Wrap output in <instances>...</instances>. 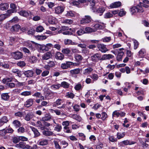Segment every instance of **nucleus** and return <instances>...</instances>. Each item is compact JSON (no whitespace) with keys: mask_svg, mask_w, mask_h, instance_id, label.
<instances>
[{"mask_svg":"<svg viewBox=\"0 0 149 149\" xmlns=\"http://www.w3.org/2000/svg\"><path fill=\"white\" fill-rule=\"evenodd\" d=\"M130 11L132 14H135L138 13L143 12L144 10L143 7L138 4L136 6L133 7L131 8Z\"/></svg>","mask_w":149,"mask_h":149,"instance_id":"obj_1","label":"nucleus"},{"mask_svg":"<svg viewBox=\"0 0 149 149\" xmlns=\"http://www.w3.org/2000/svg\"><path fill=\"white\" fill-rule=\"evenodd\" d=\"M92 19L91 17L89 15H85L82 18L80 21V23L83 25L86 24L91 22Z\"/></svg>","mask_w":149,"mask_h":149,"instance_id":"obj_2","label":"nucleus"},{"mask_svg":"<svg viewBox=\"0 0 149 149\" xmlns=\"http://www.w3.org/2000/svg\"><path fill=\"white\" fill-rule=\"evenodd\" d=\"M91 58L93 62H97L99 60H101V54L99 53H96L92 55Z\"/></svg>","mask_w":149,"mask_h":149,"instance_id":"obj_3","label":"nucleus"},{"mask_svg":"<svg viewBox=\"0 0 149 149\" xmlns=\"http://www.w3.org/2000/svg\"><path fill=\"white\" fill-rule=\"evenodd\" d=\"M15 147L19 149H30L31 146L28 145H26V143L23 142H20L18 144L15 145Z\"/></svg>","mask_w":149,"mask_h":149,"instance_id":"obj_4","label":"nucleus"},{"mask_svg":"<svg viewBox=\"0 0 149 149\" xmlns=\"http://www.w3.org/2000/svg\"><path fill=\"white\" fill-rule=\"evenodd\" d=\"M91 8L93 12H97L98 13H101L100 15H101L105 10V8L102 6L100 7L97 9L94 6L92 7Z\"/></svg>","mask_w":149,"mask_h":149,"instance_id":"obj_5","label":"nucleus"},{"mask_svg":"<svg viewBox=\"0 0 149 149\" xmlns=\"http://www.w3.org/2000/svg\"><path fill=\"white\" fill-rule=\"evenodd\" d=\"M35 42L33 41H28L26 42L24 45H25L27 46L32 51H34L35 49V45L34 44Z\"/></svg>","mask_w":149,"mask_h":149,"instance_id":"obj_6","label":"nucleus"},{"mask_svg":"<svg viewBox=\"0 0 149 149\" xmlns=\"http://www.w3.org/2000/svg\"><path fill=\"white\" fill-rule=\"evenodd\" d=\"M123 48H120L118 49L115 50L114 51H118V54L117 56V60L118 61H121L122 60L123 56L124 53L123 51H121L122 50H124Z\"/></svg>","mask_w":149,"mask_h":149,"instance_id":"obj_7","label":"nucleus"},{"mask_svg":"<svg viewBox=\"0 0 149 149\" xmlns=\"http://www.w3.org/2000/svg\"><path fill=\"white\" fill-rule=\"evenodd\" d=\"M12 54L14 58L16 60L21 59L23 57L22 53L19 51L13 52Z\"/></svg>","mask_w":149,"mask_h":149,"instance_id":"obj_8","label":"nucleus"},{"mask_svg":"<svg viewBox=\"0 0 149 149\" xmlns=\"http://www.w3.org/2000/svg\"><path fill=\"white\" fill-rule=\"evenodd\" d=\"M63 103V101L61 99H58L54 103L53 105V107H57L59 109H61L64 107V104H62L61 106H60Z\"/></svg>","mask_w":149,"mask_h":149,"instance_id":"obj_9","label":"nucleus"},{"mask_svg":"<svg viewBox=\"0 0 149 149\" xmlns=\"http://www.w3.org/2000/svg\"><path fill=\"white\" fill-rule=\"evenodd\" d=\"M141 1L139 4L140 6L144 7L145 8H148L149 7V1L148 0H141Z\"/></svg>","mask_w":149,"mask_h":149,"instance_id":"obj_10","label":"nucleus"},{"mask_svg":"<svg viewBox=\"0 0 149 149\" xmlns=\"http://www.w3.org/2000/svg\"><path fill=\"white\" fill-rule=\"evenodd\" d=\"M91 26L93 27H94V29H96V31L97 29H100L104 28L105 27V24L103 23H102L101 24H96L94 25L93 24Z\"/></svg>","mask_w":149,"mask_h":149,"instance_id":"obj_11","label":"nucleus"},{"mask_svg":"<svg viewBox=\"0 0 149 149\" xmlns=\"http://www.w3.org/2000/svg\"><path fill=\"white\" fill-rule=\"evenodd\" d=\"M33 103V100L32 98L29 99L25 102L24 105L26 107H29L31 106Z\"/></svg>","mask_w":149,"mask_h":149,"instance_id":"obj_12","label":"nucleus"},{"mask_svg":"<svg viewBox=\"0 0 149 149\" xmlns=\"http://www.w3.org/2000/svg\"><path fill=\"white\" fill-rule=\"evenodd\" d=\"M36 45L38 50L40 52L47 51V48H46L45 45L38 44Z\"/></svg>","mask_w":149,"mask_h":149,"instance_id":"obj_13","label":"nucleus"},{"mask_svg":"<svg viewBox=\"0 0 149 149\" xmlns=\"http://www.w3.org/2000/svg\"><path fill=\"white\" fill-rule=\"evenodd\" d=\"M146 53V50L145 49L142 48L138 52L137 54V56L139 58H143L145 56Z\"/></svg>","mask_w":149,"mask_h":149,"instance_id":"obj_14","label":"nucleus"},{"mask_svg":"<svg viewBox=\"0 0 149 149\" xmlns=\"http://www.w3.org/2000/svg\"><path fill=\"white\" fill-rule=\"evenodd\" d=\"M99 50L102 53H105L109 50L106 47V46L104 45L99 44L97 46Z\"/></svg>","mask_w":149,"mask_h":149,"instance_id":"obj_15","label":"nucleus"},{"mask_svg":"<svg viewBox=\"0 0 149 149\" xmlns=\"http://www.w3.org/2000/svg\"><path fill=\"white\" fill-rule=\"evenodd\" d=\"M52 54L51 52H49L44 54L42 56V59L43 60H47L51 57Z\"/></svg>","mask_w":149,"mask_h":149,"instance_id":"obj_16","label":"nucleus"},{"mask_svg":"<svg viewBox=\"0 0 149 149\" xmlns=\"http://www.w3.org/2000/svg\"><path fill=\"white\" fill-rule=\"evenodd\" d=\"M13 131V129L11 128L7 129L6 130L3 129L0 131V132L1 133L2 135H4L7 133H12Z\"/></svg>","mask_w":149,"mask_h":149,"instance_id":"obj_17","label":"nucleus"},{"mask_svg":"<svg viewBox=\"0 0 149 149\" xmlns=\"http://www.w3.org/2000/svg\"><path fill=\"white\" fill-rule=\"evenodd\" d=\"M48 21L49 24H54L57 22V19L54 17L49 16L48 18Z\"/></svg>","mask_w":149,"mask_h":149,"instance_id":"obj_18","label":"nucleus"},{"mask_svg":"<svg viewBox=\"0 0 149 149\" xmlns=\"http://www.w3.org/2000/svg\"><path fill=\"white\" fill-rule=\"evenodd\" d=\"M114 57V56L111 54H104L101 57V60H109Z\"/></svg>","mask_w":149,"mask_h":149,"instance_id":"obj_19","label":"nucleus"},{"mask_svg":"<svg viewBox=\"0 0 149 149\" xmlns=\"http://www.w3.org/2000/svg\"><path fill=\"white\" fill-rule=\"evenodd\" d=\"M48 143V140L45 139H41L39 140L37 142L38 145L40 146H45Z\"/></svg>","mask_w":149,"mask_h":149,"instance_id":"obj_20","label":"nucleus"},{"mask_svg":"<svg viewBox=\"0 0 149 149\" xmlns=\"http://www.w3.org/2000/svg\"><path fill=\"white\" fill-rule=\"evenodd\" d=\"M9 5L7 3H1L0 4V10H5L8 9Z\"/></svg>","mask_w":149,"mask_h":149,"instance_id":"obj_21","label":"nucleus"},{"mask_svg":"<svg viewBox=\"0 0 149 149\" xmlns=\"http://www.w3.org/2000/svg\"><path fill=\"white\" fill-rule=\"evenodd\" d=\"M121 5V3L120 1L112 3L110 5V7L111 8H118Z\"/></svg>","mask_w":149,"mask_h":149,"instance_id":"obj_22","label":"nucleus"},{"mask_svg":"<svg viewBox=\"0 0 149 149\" xmlns=\"http://www.w3.org/2000/svg\"><path fill=\"white\" fill-rule=\"evenodd\" d=\"M64 56L62 53L58 52L56 54L55 58L57 59L62 60L64 59Z\"/></svg>","mask_w":149,"mask_h":149,"instance_id":"obj_23","label":"nucleus"},{"mask_svg":"<svg viewBox=\"0 0 149 149\" xmlns=\"http://www.w3.org/2000/svg\"><path fill=\"white\" fill-rule=\"evenodd\" d=\"M68 29H69L70 31L71 30L73 32H75V30L74 29H72L71 28L69 29L68 27L63 26H62L61 29L58 31V33H61L63 31H67Z\"/></svg>","mask_w":149,"mask_h":149,"instance_id":"obj_24","label":"nucleus"},{"mask_svg":"<svg viewBox=\"0 0 149 149\" xmlns=\"http://www.w3.org/2000/svg\"><path fill=\"white\" fill-rule=\"evenodd\" d=\"M64 10V8L63 7L58 6L55 8V13L58 14L61 13L63 12Z\"/></svg>","mask_w":149,"mask_h":149,"instance_id":"obj_25","label":"nucleus"},{"mask_svg":"<svg viewBox=\"0 0 149 149\" xmlns=\"http://www.w3.org/2000/svg\"><path fill=\"white\" fill-rule=\"evenodd\" d=\"M30 128L34 134V137H37L40 136V133L37 129L32 126H30Z\"/></svg>","mask_w":149,"mask_h":149,"instance_id":"obj_26","label":"nucleus"},{"mask_svg":"<svg viewBox=\"0 0 149 149\" xmlns=\"http://www.w3.org/2000/svg\"><path fill=\"white\" fill-rule=\"evenodd\" d=\"M20 15L25 17H27L31 14L30 11H27L25 10H22L19 12Z\"/></svg>","mask_w":149,"mask_h":149,"instance_id":"obj_27","label":"nucleus"},{"mask_svg":"<svg viewBox=\"0 0 149 149\" xmlns=\"http://www.w3.org/2000/svg\"><path fill=\"white\" fill-rule=\"evenodd\" d=\"M8 121L7 117L4 116L0 119V125H3L4 123H6Z\"/></svg>","mask_w":149,"mask_h":149,"instance_id":"obj_28","label":"nucleus"},{"mask_svg":"<svg viewBox=\"0 0 149 149\" xmlns=\"http://www.w3.org/2000/svg\"><path fill=\"white\" fill-rule=\"evenodd\" d=\"M93 69L91 67H88L85 69L83 72V74L85 75L89 74L93 71Z\"/></svg>","mask_w":149,"mask_h":149,"instance_id":"obj_29","label":"nucleus"},{"mask_svg":"<svg viewBox=\"0 0 149 149\" xmlns=\"http://www.w3.org/2000/svg\"><path fill=\"white\" fill-rule=\"evenodd\" d=\"M33 113L31 112H29L26 115L24 119L26 120L29 121L33 117Z\"/></svg>","mask_w":149,"mask_h":149,"instance_id":"obj_30","label":"nucleus"},{"mask_svg":"<svg viewBox=\"0 0 149 149\" xmlns=\"http://www.w3.org/2000/svg\"><path fill=\"white\" fill-rule=\"evenodd\" d=\"M84 31L85 33H89L95 31H96V29L87 27H86L85 29V30Z\"/></svg>","mask_w":149,"mask_h":149,"instance_id":"obj_31","label":"nucleus"},{"mask_svg":"<svg viewBox=\"0 0 149 149\" xmlns=\"http://www.w3.org/2000/svg\"><path fill=\"white\" fill-rule=\"evenodd\" d=\"M25 75L27 77H31L33 76L34 73L33 71L31 70H28L24 72Z\"/></svg>","mask_w":149,"mask_h":149,"instance_id":"obj_32","label":"nucleus"},{"mask_svg":"<svg viewBox=\"0 0 149 149\" xmlns=\"http://www.w3.org/2000/svg\"><path fill=\"white\" fill-rule=\"evenodd\" d=\"M76 15L77 13L74 12L69 11L67 12V13L65 14V16L68 17H74L76 16Z\"/></svg>","mask_w":149,"mask_h":149,"instance_id":"obj_33","label":"nucleus"},{"mask_svg":"<svg viewBox=\"0 0 149 149\" xmlns=\"http://www.w3.org/2000/svg\"><path fill=\"white\" fill-rule=\"evenodd\" d=\"M20 28V25L16 24L13 26L10 30L12 31H17L19 30Z\"/></svg>","mask_w":149,"mask_h":149,"instance_id":"obj_34","label":"nucleus"},{"mask_svg":"<svg viewBox=\"0 0 149 149\" xmlns=\"http://www.w3.org/2000/svg\"><path fill=\"white\" fill-rule=\"evenodd\" d=\"M88 1L91 2L90 5L92 7L95 6V2H100L102 3H104V1H102L101 0H89Z\"/></svg>","mask_w":149,"mask_h":149,"instance_id":"obj_35","label":"nucleus"},{"mask_svg":"<svg viewBox=\"0 0 149 149\" xmlns=\"http://www.w3.org/2000/svg\"><path fill=\"white\" fill-rule=\"evenodd\" d=\"M9 97L8 93H2L1 95L2 99L6 101L8 100Z\"/></svg>","mask_w":149,"mask_h":149,"instance_id":"obj_36","label":"nucleus"},{"mask_svg":"<svg viewBox=\"0 0 149 149\" xmlns=\"http://www.w3.org/2000/svg\"><path fill=\"white\" fill-rule=\"evenodd\" d=\"M64 43L65 45H76V43L72 42L71 40L68 39L65 40L64 41Z\"/></svg>","mask_w":149,"mask_h":149,"instance_id":"obj_37","label":"nucleus"},{"mask_svg":"<svg viewBox=\"0 0 149 149\" xmlns=\"http://www.w3.org/2000/svg\"><path fill=\"white\" fill-rule=\"evenodd\" d=\"M90 77L92 79L93 82L97 81L99 78L98 75L97 74H93L90 76Z\"/></svg>","mask_w":149,"mask_h":149,"instance_id":"obj_38","label":"nucleus"},{"mask_svg":"<svg viewBox=\"0 0 149 149\" xmlns=\"http://www.w3.org/2000/svg\"><path fill=\"white\" fill-rule=\"evenodd\" d=\"M123 143L125 145H131L135 143L134 141H130L128 140L123 141Z\"/></svg>","mask_w":149,"mask_h":149,"instance_id":"obj_39","label":"nucleus"},{"mask_svg":"<svg viewBox=\"0 0 149 149\" xmlns=\"http://www.w3.org/2000/svg\"><path fill=\"white\" fill-rule=\"evenodd\" d=\"M125 135V132L122 133L118 132L117 134V138L118 139H121L124 137Z\"/></svg>","mask_w":149,"mask_h":149,"instance_id":"obj_40","label":"nucleus"},{"mask_svg":"<svg viewBox=\"0 0 149 149\" xmlns=\"http://www.w3.org/2000/svg\"><path fill=\"white\" fill-rule=\"evenodd\" d=\"M108 118V115L105 112H102L101 114V119L103 121H104L107 119Z\"/></svg>","mask_w":149,"mask_h":149,"instance_id":"obj_41","label":"nucleus"},{"mask_svg":"<svg viewBox=\"0 0 149 149\" xmlns=\"http://www.w3.org/2000/svg\"><path fill=\"white\" fill-rule=\"evenodd\" d=\"M80 69L79 68L75 69L70 70V72L72 74H76L79 73Z\"/></svg>","mask_w":149,"mask_h":149,"instance_id":"obj_42","label":"nucleus"},{"mask_svg":"<svg viewBox=\"0 0 149 149\" xmlns=\"http://www.w3.org/2000/svg\"><path fill=\"white\" fill-rule=\"evenodd\" d=\"M60 85L62 87L64 88H68L70 85V84L68 83L65 81L62 82Z\"/></svg>","mask_w":149,"mask_h":149,"instance_id":"obj_43","label":"nucleus"},{"mask_svg":"<svg viewBox=\"0 0 149 149\" xmlns=\"http://www.w3.org/2000/svg\"><path fill=\"white\" fill-rule=\"evenodd\" d=\"M13 124L16 128H17L20 126V123L18 120H14L13 122Z\"/></svg>","mask_w":149,"mask_h":149,"instance_id":"obj_44","label":"nucleus"},{"mask_svg":"<svg viewBox=\"0 0 149 149\" xmlns=\"http://www.w3.org/2000/svg\"><path fill=\"white\" fill-rule=\"evenodd\" d=\"M9 16V15L7 14L0 15V21H1L4 20L6 18Z\"/></svg>","mask_w":149,"mask_h":149,"instance_id":"obj_45","label":"nucleus"},{"mask_svg":"<svg viewBox=\"0 0 149 149\" xmlns=\"http://www.w3.org/2000/svg\"><path fill=\"white\" fill-rule=\"evenodd\" d=\"M32 94V92L31 91H26L21 93L20 95H21L25 96L30 95Z\"/></svg>","mask_w":149,"mask_h":149,"instance_id":"obj_46","label":"nucleus"},{"mask_svg":"<svg viewBox=\"0 0 149 149\" xmlns=\"http://www.w3.org/2000/svg\"><path fill=\"white\" fill-rule=\"evenodd\" d=\"M35 37L36 38L39 40H43L46 39L47 38L45 35L37 36Z\"/></svg>","mask_w":149,"mask_h":149,"instance_id":"obj_47","label":"nucleus"},{"mask_svg":"<svg viewBox=\"0 0 149 149\" xmlns=\"http://www.w3.org/2000/svg\"><path fill=\"white\" fill-rule=\"evenodd\" d=\"M61 52L64 54L68 55L70 52V50L68 48H64L62 49Z\"/></svg>","mask_w":149,"mask_h":149,"instance_id":"obj_48","label":"nucleus"},{"mask_svg":"<svg viewBox=\"0 0 149 149\" xmlns=\"http://www.w3.org/2000/svg\"><path fill=\"white\" fill-rule=\"evenodd\" d=\"M29 60L32 63H35L37 62V59L36 57L33 56H31L29 57Z\"/></svg>","mask_w":149,"mask_h":149,"instance_id":"obj_49","label":"nucleus"},{"mask_svg":"<svg viewBox=\"0 0 149 149\" xmlns=\"http://www.w3.org/2000/svg\"><path fill=\"white\" fill-rule=\"evenodd\" d=\"M42 133L44 135L47 136H51L53 134L52 132L49 130H44L42 132Z\"/></svg>","mask_w":149,"mask_h":149,"instance_id":"obj_50","label":"nucleus"},{"mask_svg":"<svg viewBox=\"0 0 149 149\" xmlns=\"http://www.w3.org/2000/svg\"><path fill=\"white\" fill-rule=\"evenodd\" d=\"M51 118L50 114H46L45 116L43 117L42 119L43 121H48Z\"/></svg>","mask_w":149,"mask_h":149,"instance_id":"obj_51","label":"nucleus"},{"mask_svg":"<svg viewBox=\"0 0 149 149\" xmlns=\"http://www.w3.org/2000/svg\"><path fill=\"white\" fill-rule=\"evenodd\" d=\"M38 127L40 129L42 130H44L46 129V127L44 125V124L42 125L41 122L40 121H38L37 122Z\"/></svg>","mask_w":149,"mask_h":149,"instance_id":"obj_52","label":"nucleus"},{"mask_svg":"<svg viewBox=\"0 0 149 149\" xmlns=\"http://www.w3.org/2000/svg\"><path fill=\"white\" fill-rule=\"evenodd\" d=\"M77 62L81 61L83 59L82 56L79 54H76L74 56Z\"/></svg>","mask_w":149,"mask_h":149,"instance_id":"obj_53","label":"nucleus"},{"mask_svg":"<svg viewBox=\"0 0 149 149\" xmlns=\"http://www.w3.org/2000/svg\"><path fill=\"white\" fill-rule=\"evenodd\" d=\"M44 30L43 27L41 25L38 26L36 29V31L38 32H41Z\"/></svg>","mask_w":149,"mask_h":149,"instance_id":"obj_54","label":"nucleus"},{"mask_svg":"<svg viewBox=\"0 0 149 149\" xmlns=\"http://www.w3.org/2000/svg\"><path fill=\"white\" fill-rule=\"evenodd\" d=\"M77 33L78 36H81L83 35V34L85 33L84 31V29L81 28L78 30L77 32Z\"/></svg>","mask_w":149,"mask_h":149,"instance_id":"obj_55","label":"nucleus"},{"mask_svg":"<svg viewBox=\"0 0 149 149\" xmlns=\"http://www.w3.org/2000/svg\"><path fill=\"white\" fill-rule=\"evenodd\" d=\"M73 22L72 20L70 19H66L63 20V23L64 24H71Z\"/></svg>","mask_w":149,"mask_h":149,"instance_id":"obj_56","label":"nucleus"},{"mask_svg":"<svg viewBox=\"0 0 149 149\" xmlns=\"http://www.w3.org/2000/svg\"><path fill=\"white\" fill-rule=\"evenodd\" d=\"M74 95L71 92H68L66 93L65 96L67 97L73 98L74 97Z\"/></svg>","mask_w":149,"mask_h":149,"instance_id":"obj_57","label":"nucleus"},{"mask_svg":"<svg viewBox=\"0 0 149 149\" xmlns=\"http://www.w3.org/2000/svg\"><path fill=\"white\" fill-rule=\"evenodd\" d=\"M78 134L80 137V139L82 141H84L86 139V136L83 133H79Z\"/></svg>","mask_w":149,"mask_h":149,"instance_id":"obj_58","label":"nucleus"},{"mask_svg":"<svg viewBox=\"0 0 149 149\" xmlns=\"http://www.w3.org/2000/svg\"><path fill=\"white\" fill-rule=\"evenodd\" d=\"M109 139L110 141L112 142H115L117 141V139L114 138L113 136H109Z\"/></svg>","mask_w":149,"mask_h":149,"instance_id":"obj_59","label":"nucleus"},{"mask_svg":"<svg viewBox=\"0 0 149 149\" xmlns=\"http://www.w3.org/2000/svg\"><path fill=\"white\" fill-rule=\"evenodd\" d=\"M126 12L123 9H121L119 11L118 15L120 17L123 16L126 14Z\"/></svg>","mask_w":149,"mask_h":149,"instance_id":"obj_60","label":"nucleus"},{"mask_svg":"<svg viewBox=\"0 0 149 149\" xmlns=\"http://www.w3.org/2000/svg\"><path fill=\"white\" fill-rule=\"evenodd\" d=\"M61 87V86L60 84H54L51 86V88L55 90V89H58L59 88Z\"/></svg>","mask_w":149,"mask_h":149,"instance_id":"obj_61","label":"nucleus"},{"mask_svg":"<svg viewBox=\"0 0 149 149\" xmlns=\"http://www.w3.org/2000/svg\"><path fill=\"white\" fill-rule=\"evenodd\" d=\"M118 110H115L112 113V117H113L116 116L117 117H118L119 116L120 113L118 112Z\"/></svg>","mask_w":149,"mask_h":149,"instance_id":"obj_62","label":"nucleus"},{"mask_svg":"<svg viewBox=\"0 0 149 149\" xmlns=\"http://www.w3.org/2000/svg\"><path fill=\"white\" fill-rule=\"evenodd\" d=\"M82 88V86L80 84H77L74 87V88L76 91H79Z\"/></svg>","mask_w":149,"mask_h":149,"instance_id":"obj_63","label":"nucleus"},{"mask_svg":"<svg viewBox=\"0 0 149 149\" xmlns=\"http://www.w3.org/2000/svg\"><path fill=\"white\" fill-rule=\"evenodd\" d=\"M26 63L24 61H19L17 63L18 66L23 67L25 66Z\"/></svg>","mask_w":149,"mask_h":149,"instance_id":"obj_64","label":"nucleus"}]
</instances>
